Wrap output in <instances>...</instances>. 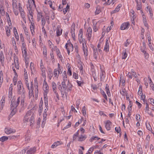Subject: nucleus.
Instances as JSON below:
<instances>
[{
  "mask_svg": "<svg viewBox=\"0 0 154 154\" xmlns=\"http://www.w3.org/2000/svg\"><path fill=\"white\" fill-rule=\"evenodd\" d=\"M34 114L31 110L27 112L24 116L23 122L32 126L34 123Z\"/></svg>",
  "mask_w": 154,
  "mask_h": 154,
  "instance_id": "obj_1",
  "label": "nucleus"
},
{
  "mask_svg": "<svg viewBox=\"0 0 154 154\" xmlns=\"http://www.w3.org/2000/svg\"><path fill=\"white\" fill-rule=\"evenodd\" d=\"M14 97L11 101L10 106V109L11 110L10 116L11 117L14 115L17 111L16 108L19 105L20 100V97H19L16 101H15V99H14Z\"/></svg>",
  "mask_w": 154,
  "mask_h": 154,
  "instance_id": "obj_2",
  "label": "nucleus"
},
{
  "mask_svg": "<svg viewBox=\"0 0 154 154\" xmlns=\"http://www.w3.org/2000/svg\"><path fill=\"white\" fill-rule=\"evenodd\" d=\"M14 97L11 101L10 106V109L11 110L10 116L11 117L14 115L17 111L16 108L19 105L20 100V97H19L16 101H15V99H14Z\"/></svg>",
  "mask_w": 154,
  "mask_h": 154,
  "instance_id": "obj_3",
  "label": "nucleus"
},
{
  "mask_svg": "<svg viewBox=\"0 0 154 154\" xmlns=\"http://www.w3.org/2000/svg\"><path fill=\"white\" fill-rule=\"evenodd\" d=\"M28 3L29 4V8L30 9V10H29L28 9V7H27L29 14V17H30V19L31 20V21H33V15L32 14V12L31 10L32 9V6H33V5H34L35 8L36 7V5L35 4V2L34 0H28Z\"/></svg>",
  "mask_w": 154,
  "mask_h": 154,
  "instance_id": "obj_4",
  "label": "nucleus"
},
{
  "mask_svg": "<svg viewBox=\"0 0 154 154\" xmlns=\"http://www.w3.org/2000/svg\"><path fill=\"white\" fill-rule=\"evenodd\" d=\"M18 94H22L23 96L21 98V103L23 104L24 103V94L25 92V90L24 87H19L18 89Z\"/></svg>",
  "mask_w": 154,
  "mask_h": 154,
  "instance_id": "obj_5",
  "label": "nucleus"
},
{
  "mask_svg": "<svg viewBox=\"0 0 154 154\" xmlns=\"http://www.w3.org/2000/svg\"><path fill=\"white\" fill-rule=\"evenodd\" d=\"M65 48L66 49L68 54H69L70 51H72L73 49V47L72 44L71 43L69 40L67 41L65 45Z\"/></svg>",
  "mask_w": 154,
  "mask_h": 154,
  "instance_id": "obj_6",
  "label": "nucleus"
},
{
  "mask_svg": "<svg viewBox=\"0 0 154 154\" xmlns=\"http://www.w3.org/2000/svg\"><path fill=\"white\" fill-rule=\"evenodd\" d=\"M92 30L91 28L89 27L87 30L86 37L88 40L91 42V38L92 37Z\"/></svg>",
  "mask_w": 154,
  "mask_h": 154,
  "instance_id": "obj_7",
  "label": "nucleus"
},
{
  "mask_svg": "<svg viewBox=\"0 0 154 154\" xmlns=\"http://www.w3.org/2000/svg\"><path fill=\"white\" fill-rule=\"evenodd\" d=\"M47 111H48L47 110V109L46 108L45 109L44 112V113L43 114V121L42 122V128H43L44 127L45 124V123L47 119L46 117L47 116Z\"/></svg>",
  "mask_w": 154,
  "mask_h": 154,
  "instance_id": "obj_8",
  "label": "nucleus"
},
{
  "mask_svg": "<svg viewBox=\"0 0 154 154\" xmlns=\"http://www.w3.org/2000/svg\"><path fill=\"white\" fill-rule=\"evenodd\" d=\"M5 133L7 134L14 133L16 131L14 129L11 128L10 127L6 128H5Z\"/></svg>",
  "mask_w": 154,
  "mask_h": 154,
  "instance_id": "obj_9",
  "label": "nucleus"
},
{
  "mask_svg": "<svg viewBox=\"0 0 154 154\" xmlns=\"http://www.w3.org/2000/svg\"><path fill=\"white\" fill-rule=\"evenodd\" d=\"M28 88L29 90V97L30 98L32 96H34V87H28Z\"/></svg>",
  "mask_w": 154,
  "mask_h": 154,
  "instance_id": "obj_10",
  "label": "nucleus"
},
{
  "mask_svg": "<svg viewBox=\"0 0 154 154\" xmlns=\"http://www.w3.org/2000/svg\"><path fill=\"white\" fill-rule=\"evenodd\" d=\"M82 48L85 57H87L88 55V50L86 43L82 45Z\"/></svg>",
  "mask_w": 154,
  "mask_h": 154,
  "instance_id": "obj_11",
  "label": "nucleus"
},
{
  "mask_svg": "<svg viewBox=\"0 0 154 154\" xmlns=\"http://www.w3.org/2000/svg\"><path fill=\"white\" fill-rule=\"evenodd\" d=\"M12 26L9 25V26H6L5 28L6 35L8 37L9 36L11 35V29Z\"/></svg>",
  "mask_w": 154,
  "mask_h": 154,
  "instance_id": "obj_12",
  "label": "nucleus"
},
{
  "mask_svg": "<svg viewBox=\"0 0 154 154\" xmlns=\"http://www.w3.org/2000/svg\"><path fill=\"white\" fill-rule=\"evenodd\" d=\"M129 25V22L123 23L121 24L120 28L122 30H124L128 29Z\"/></svg>",
  "mask_w": 154,
  "mask_h": 154,
  "instance_id": "obj_13",
  "label": "nucleus"
},
{
  "mask_svg": "<svg viewBox=\"0 0 154 154\" xmlns=\"http://www.w3.org/2000/svg\"><path fill=\"white\" fill-rule=\"evenodd\" d=\"M93 54L94 58L97 60V59L99 56L97 50L96 48L94 47L93 48Z\"/></svg>",
  "mask_w": 154,
  "mask_h": 154,
  "instance_id": "obj_14",
  "label": "nucleus"
},
{
  "mask_svg": "<svg viewBox=\"0 0 154 154\" xmlns=\"http://www.w3.org/2000/svg\"><path fill=\"white\" fill-rule=\"evenodd\" d=\"M24 78L26 87H29V79L27 72H25V73H24Z\"/></svg>",
  "mask_w": 154,
  "mask_h": 154,
  "instance_id": "obj_15",
  "label": "nucleus"
},
{
  "mask_svg": "<svg viewBox=\"0 0 154 154\" xmlns=\"http://www.w3.org/2000/svg\"><path fill=\"white\" fill-rule=\"evenodd\" d=\"M36 151V147H34L30 148L26 152L27 154H34Z\"/></svg>",
  "mask_w": 154,
  "mask_h": 154,
  "instance_id": "obj_16",
  "label": "nucleus"
},
{
  "mask_svg": "<svg viewBox=\"0 0 154 154\" xmlns=\"http://www.w3.org/2000/svg\"><path fill=\"white\" fill-rule=\"evenodd\" d=\"M30 17H29V22L31 23V24L30 27V30L32 34L33 35V33L34 32V29L35 26L34 23L31 21V20L30 19Z\"/></svg>",
  "mask_w": 154,
  "mask_h": 154,
  "instance_id": "obj_17",
  "label": "nucleus"
},
{
  "mask_svg": "<svg viewBox=\"0 0 154 154\" xmlns=\"http://www.w3.org/2000/svg\"><path fill=\"white\" fill-rule=\"evenodd\" d=\"M75 24L74 23H73L71 27V35L73 38L75 37Z\"/></svg>",
  "mask_w": 154,
  "mask_h": 154,
  "instance_id": "obj_18",
  "label": "nucleus"
},
{
  "mask_svg": "<svg viewBox=\"0 0 154 154\" xmlns=\"http://www.w3.org/2000/svg\"><path fill=\"white\" fill-rule=\"evenodd\" d=\"M40 69L42 72V75L43 78L45 79L46 77L45 75L46 69L44 67V65L40 66Z\"/></svg>",
  "mask_w": 154,
  "mask_h": 154,
  "instance_id": "obj_19",
  "label": "nucleus"
},
{
  "mask_svg": "<svg viewBox=\"0 0 154 154\" xmlns=\"http://www.w3.org/2000/svg\"><path fill=\"white\" fill-rule=\"evenodd\" d=\"M30 130H28L27 131V132L25 136V141H26L27 142H29L30 140Z\"/></svg>",
  "mask_w": 154,
  "mask_h": 154,
  "instance_id": "obj_20",
  "label": "nucleus"
},
{
  "mask_svg": "<svg viewBox=\"0 0 154 154\" xmlns=\"http://www.w3.org/2000/svg\"><path fill=\"white\" fill-rule=\"evenodd\" d=\"M109 44L108 40L107 39H106V44L104 49V50L106 52H108L109 51Z\"/></svg>",
  "mask_w": 154,
  "mask_h": 154,
  "instance_id": "obj_21",
  "label": "nucleus"
},
{
  "mask_svg": "<svg viewBox=\"0 0 154 154\" xmlns=\"http://www.w3.org/2000/svg\"><path fill=\"white\" fill-rule=\"evenodd\" d=\"M62 33V29H61L60 26H58L57 28V36H59Z\"/></svg>",
  "mask_w": 154,
  "mask_h": 154,
  "instance_id": "obj_22",
  "label": "nucleus"
},
{
  "mask_svg": "<svg viewBox=\"0 0 154 154\" xmlns=\"http://www.w3.org/2000/svg\"><path fill=\"white\" fill-rule=\"evenodd\" d=\"M111 122L109 120H108L106 121V122L105 124V127L106 129L108 130H109L110 129V125H111Z\"/></svg>",
  "mask_w": 154,
  "mask_h": 154,
  "instance_id": "obj_23",
  "label": "nucleus"
},
{
  "mask_svg": "<svg viewBox=\"0 0 154 154\" xmlns=\"http://www.w3.org/2000/svg\"><path fill=\"white\" fill-rule=\"evenodd\" d=\"M125 82V81L123 79V76L121 74L120 79L119 86H124Z\"/></svg>",
  "mask_w": 154,
  "mask_h": 154,
  "instance_id": "obj_24",
  "label": "nucleus"
},
{
  "mask_svg": "<svg viewBox=\"0 0 154 154\" xmlns=\"http://www.w3.org/2000/svg\"><path fill=\"white\" fill-rule=\"evenodd\" d=\"M59 74H60L59 73V72H58L57 70V69H54V70L53 73L54 77L55 79H57L58 78Z\"/></svg>",
  "mask_w": 154,
  "mask_h": 154,
  "instance_id": "obj_25",
  "label": "nucleus"
},
{
  "mask_svg": "<svg viewBox=\"0 0 154 154\" xmlns=\"http://www.w3.org/2000/svg\"><path fill=\"white\" fill-rule=\"evenodd\" d=\"M5 97H2V99L1 100V103L0 104V110H1L3 108L4 106V104L5 102Z\"/></svg>",
  "mask_w": 154,
  "mask_h": 154,
  "instance_id": "obj_26",
  "label": "nucleus"
},
{
  "mask_svg": "<svg viewBox=\"0 0 154 154\" xmlns=\"http://www.w3.org/2000/svg\"><path fill=\"white\" fill-rule=\"evenodd\" d=\"M105 73L104 71L101 70L100 73V79L101 81H103L104 79V75Z\"/></svg>",
  "mask_w": 154,
  "mask_h": 154,
  "instance_id": "obj_27",
  "label": "nucleus"
},
{
  "mask_svg": "<svg viewBox=\"0 0 154 154\" xmlns=\"http://www.w3.org/2000/svg\"><path fill=\"white\" fill-rule=\"evenodd\" d=\"M122 5H119L112 12V13H114L117 12H118L119 11L120 8L122 7Z\"/></svg>",
  "mask_w": 154,
  "mask_h": 154,
  "instance_id": "obj_28",
  "label": "nucleus"
},
{
  "mask_svg": "<svg viewBox=\"0 0 154 154\" xmlns=\"http://www.w3.org/2000/svg\"><path fill=\"white\" fill-rule=\"evenodd\" d=\"M43 103H41V101L40 102V103H39V110H38V112H39V115H41V113L43 111Z\"/></svg>",
  "mask_w": 154,
  "mask_h": 154,
  "instance_id": "obj_29",
  "label": "nucleus"
},
{
  "mask_svg": "<svg viewBox=\"0 0 154 154\" xmlns=\"http://www.w3.org/2000/svg\"><path fill=\"white\" fill-rule=\"evenodd\" d=\"M127 91L126 90L125 88L124 87L122 88V90H120V94L123 96H125V94H127Z\"/></svg>",
  "mask_w": 154,
  "mask_h": 154,
  "instance_id": "obj_30",
  "label": "nucleus"
},
{
  "mask_svg": "<svg viewBox=\"0 0 154 154\" xmlns=\"http://www.w3.org/2000/svg\"><path fill=\"white\" fill-rule=\"evenodd\" d=\"M3 81V73L2 71L0 72V87L1 86Z\"/></svg>",
  "mask_w": 154,
  "mask_h": 154,
  "instance_id": "obj_31",
  "label": "nucleus"
},
{
  "mask_svg": "<svg viewBox=\"0 0 154 154\" xmlns=\"http://www.w3.org/2000/svg\"><path fill=\"white\" fill-rule=\"evenodd\" d=\"M48 88L49 87H45L44 89H43V90L44 91V98H45L46 99V97H47V94L48 93V89L47 88Z\"/></svg>",
  "mask_w": 154,
  "mask_h": 154,
  "instance_id": "obj_32",
  "label": "nucleus"
},
{
  "mask_svg": "<svg viewBox=\"0 0 154 154\" xmlns=\"http://www.w3.org/2000/svg\"><path fill=\"white\" fill-rule=\"evenodd\" d=\"M93 30L94 31V32H97L98 29L97 27V22H93Z\"/></svg>",
  "mask_w": 154,
  "mask_h": 154,
  "instance_id": "obj_33",
  "label": "nucleus"
},
{
  "mask_svg": "<svg viewBox=\"0 0 154 154\" xmlns=\"http://www.w3.org/2000/svg\"><path fill=\"white\" fill-rule=\"evenodd\" d=\"M20 14L23 21L25 23H26V18L25 16V13L24 11L20 12Z\"/></svg>",
  "mask_w": 154,
  "mask_h": 154,
  "instance_id": "obj_34",
  "label": "nucleus"
},
{
  "mask_svg": "<svg viewBox=\"0 0 154 154\" xmlns=\"http://www.w3.org/2000/svg\"><path fill=\"white\" fill-rule=\"evenodd\" d=\"M62 76L63 81H66L67 80V76L66 71H64L63 73Z\"/></svg>",
  "mask_w": 154,
  "mask_h": 154,
  "instance_id": "obj_35",
  "label": "nucleus"
},
{
  "mask_svg": "<svg viewBox=\"0 0 154 154\" xmlns=\"http://www.w3.org/2000/svg\"><path fill=\"white\" fill-rule=\"evenodd\" d=\"M127 56V54L126 53V49L123 51V52L122 53V59H125L126 58Z\"/></svg>",
  "mask_w": 154,
  "mask_h": 154,
  "instance_id": "obj_36",
  "label": "nucleus"
},
{
  "mask_svg": "<svg viewBox=\"0 0 154 154\" xmlns=\"http://www.w3.org/2000/svg\"><path fill=\"white\" fill-rule=\"evenodd\" d=\"M136 2H137V10H140L141 8V3L140 2H138V1L136 0Z\"/></svg>",
  "mask_w": 154,
  "mask_h": 154,
  "instance_id": "obj_37",
  "label": "nucleus"
},
{
  "mask_svg": "<svg viewBox=\"0 0 154 154\" xmlns=\"http://www.w3.org/2000/svg\"><path fill=\"white\" fill-rule=\"evenodd\" d=\"M69 6L68 4H67L66 8H65L63 9V12L64 14H65L67 12V11H69Z\"/></svg>",
  "mask_w": 154,
  "mask_h": 154,
  "instance_id": "obj_38",
  "label": "nucleus"
},
{
  "mask_svg": "<svg viewBox=\"0 0 154 154\" xmlns=\"http://www.w3.org/2000/svg\"><path fill=\"white\" fill-rule=\"evenodd\" d=\"M71 87H67V88H65L64 92V93L66 96H67V93L68 92L70 91L71 90Z\"/></svg>",
  "mask_w": 154,
  "mask_h": 154,
  "instance_id": "obj_39",
  "label": "nucleus"
},
{
  "mask_svg": "<svg viewBox=\"0 0 154 154\" xmlns=\"http://www.w3.org/2000/svg\"><path fill=\"white\" fill-rule=\"evenodd\" d=\"M8 139L9 137H8L3 136L0 138V141L2 142H4L5 141L7 140Z\"/></svg>",
  "mask_w": 154,
  "mask_h": 154,
  "instance_id": "obj_40",
  "label": "nucleus"
},
{
  "mask_svg": "<svg viewBox=\"0 0 154 154\" xmlns=\"http://www.w3.org/2000/svg\"><path fill=\"white\" fill-rule=\"evenodd\" d=\"M12 87H10L9 89L8 97L9 98H11L12 97Z\"/></svg>",
  "mask_w": 154,
  "mask_h": 154,
  "instance_id": "obj_41",
  "label": "nucleus"
},
{
  "mask_svg": "<svg viewBox=\"0 0 154 154\" xmlns=\"http://www.w3.org/2000/svg\"><path fill=\"white\" fill-rule=\"evenodd\" d=\"M48 76L50 79H51L53 76V72L51 70L48 71Z\"/></svg>",
  "mask_w": 154,
  "mask_h": 154,
  "instance_id": "obj_42",
  "label": "nucleus"
},
{
  "mask_svg": "<svg viewBox=\"0 0 154 154\" xmlns=\"http://www.w3.org/2000/svg\"><path fill=\"white\" fill-rule=\"evenodd\" d=\"M26 49H24L22 50L23 56L24 57L25 59H26L27 57V53Z\"/></svg>",
  "mask_w": 154,
  "mask_h": 154,
  "instance_id": "obj_43",
  "label": "nucleus"
},
{
  "mask_svg": "<svg viewBox=\"0 0 154 154\" xmlns=\"http://www.w3.org/2000/svg\"><path fill=\"white\" fill-rule=\"evenodd\" d=\"M4 60V55L2 54H0V61L2 64H3Z\"/></svg>",
  "mask_w": 154,
  "mask_h": 154,
  "instance_id": "obj_44",
  "label": "nucleus"
},
{
  "mask_svg": "<svg viewBox=\"0 0 154 154\" xmlns=\"http://www.w3.org/2000/svg\"><path fill=\"white\" fill-rule=\"evenodd\" d=\"M57 66V68L56 69L57 70V71L59 72V73L61 74L62 72V68L60 67V65L59 63H58Z\"/></svg>",
  "mask_w": 154,
  "mask_h": 154,
  "instance_id": "obj_45",
  "label": "nucleus"
},
{
  "mask_svg": "<svg viewBox=\"0 0 154 154\" xmlns=\"http://www.w3.org/2000/svg\"><path fill=\"white\" fill-rule=\"evenodd\" d=\"M44 98L45 103V106L46 108L47 109V110H48V100L47 97H46V99Z\"/></svg>",
  "mask_w": 154,
  "mask_h": 154,
  "instance_id": "obj_46",
  "label": "nucleus"
},
{
  "mask_svg": "<svg viewBox=\"0 0 154 154\" xmlns=\"http://www.w3.org/2000/svg\"><path fill=\"white\" fill-rule=\"evenodd\" d=\"M86 137L85 135H81L79 138V141H83L85 140L86 138Z\"/></svg>",
  "mask_w": 154,
  "mask_h": 154,
  "instance_id": "obj_47",
  "label": "nucleus"
},
{
  "mask_svg": "<svg viewBox=\"0 0 154 154\" xmlns=\"http://www.w3.org/2000/svg\"><path fill=\"white\" fill-rule=\"evenodd\" d=\"M66 83H67V87H68V86H69V81H63L62 82V87H65V86H66Z\"/></svg>",
  "mask_w": 154,
  "mask_h": 154,
  "instance_id": "obj_48",
  "label": "nucleus"
},
{
  "mask_svg": "<svg viewBox=\"0 0 154 154\" xmlns=\"http://www.w3.org/2000/svg\"><path fill=\"white\" fill-rule=\"evenodd\" d=\"M147 8L148 10V11L149 12L150 14L151 17V18H152L153 16V14H152V9L151 8H150L149 7H147Z\"/></svg>",
  "mask_w": 154,
  "mask_h": 154,
  "instance_id": "obj_49",
  "label": "nucleus"
},
{
  "mask_svg": "<svg viewBox=\"0 0 154 154\" xmlns=\"http://www.w3.org/2000/svg\"><path fill=\"white\" fill-rule=\"evenodd\" d=\"M79 42L80 44H82V45H84L85 42V39L84 38H79Z\"/></svg>",
  "mask_w": 154,
  "mask_h": 154,
  "instance_id": "obj_50",
  "label": "nucleus"
},
{
  "mask_svg": "<svg viewBox=\"0 0 154 154\" xmlns=\"http://www.w3.org/2000/svg\"><path fill=\"white\" fill-rule=\"evenodd\" d=\"M101 12V10L100 9L99 7L97 6L96 8V10L95 12V15H97L99 14Z\"/></svg>",
  "mask_w": 154,
  "mask_h": 154,
  "instance_id": "obj_51",
  "label": "nucleus"
},
{
  "mask_svg": "<svg viewBox=\"0 0 154 154\" xmlns=\"http://www.w3.org/2000/svg\"><path fill=\"white\" fill-rule=\"evenodd\" d=\"M19 136V135H14V136H11L8 137H9V139L10 140L11 139H15L17 138Z\"/></svg>",
  "mask_w": 154,
  "mask_h": 154,
  "instance_id": "obj_52",
  "label": "nucleus"
},
{
  "mask_svg": "<svg viewBox=\"0 0 154 154\" xmlns=\"http://www.w3.org/2000/svg\"><path fill=\"white\" fill-rule=\"evenodd\" d=\"M38 87H34V92L36 98L38 96Z\"/></svg>",
  "mask_w": 154,
  "mask_h": 154,
  "instance_id": "obj_53",
  "label": "nucleus"
},
{
  "mask_svg": "<svg viewBox=\"0 0 154 154\" xmlns=\"http://www.w3.org/2000/svg\"><path fill=\"white\" fill-rule=\"evenodd\" d=\"M42 27H44L46 21L44 17H42Z\"/></svg>",
  "mask_w": 154,
  "mask_h": 154,
  "instance_id": "obj_54",
  "label": "nucleus"
},
{
  "mask_svg": "<svg viewBox=\"0 0 154 154\" xmlns=\"http://www.w3.org/2000/svg\"><path fill=\"white\" fill-rule=\"evenodd\" d=\"M113 0H108V1L106 2L105 3L103 4L104 5H109L111 3L113 5Z\"/></svg>",
  "mask_w": 154,
  "mask_h": 154,
  "instance_id": "obj_55",
  "label": "nucleus"
},
{
  "mask_svg": "<svg viewBox=\"0 0 154 154\" xmlns=\"http://www.w3.org/2000/svg\"><path fill=\"white\" fill-rule=\"evenodd\" d=\"M137 149L138 152H139L140 154H142V148L141 147L140 145H139V146L138 145Z\"/></svg>",
  "mask_w": 154,
  "mask_h": 154,
  "instance_id": "obj_56",
  "label": "nucleus"
},
{
  "mask_svg": "<svg viewBox=\"0 0 154 154\" xmlns=\"http://www.w3.org/2000/svg\"><path fill=\"white\" fill-rule=\"evenodd\" d=\"M23 29L24 31L25 34L26 35H28V31L26 27L25 26V25L23 26Z\"/></svg>",
  "mask_w": 154,
  "mask_h": 154,
  "instance_id": "obj_57",
  "label": "nucleus"
},
{
  "mask_svg": "<svg viewBox=\"0 0 154 154\" xmlns=\"http://www.w3.org/2000/svg\"><path fill=\"white\" fill-rule=\"evenodd\" d=\"M67 73L68 75H69L70 76L72 75V71L71 70V66H69L68 68V72Z\"/></svg>",
  "mask_w": 154,
  "mask_h": 154,
  "instance_id": "obj_58",
  "label": "nucleus"
},
{
  "mask_svg": "<svg viewBox=\"0 0 154 154\" xmlns=\"http://www.w3.org/2000/svg\"><path fill=\"white\" fill-rule=\"evenodd\" d=\"M65 88H67V87H59V89L60 91L61 94L63 95H64V91Z\"/></svg>",
  "mask_w": 154,
  "mask_h": 154,
  "instance_id": "obj_59",
  "label": "nucleus"
},
{
  "mask_svg": "<svg viewBox=\"0 0 154 154\" xmlns=\"http://www.w3.org/2000/svg\"><path fill=\"white\" fill-rule=\"evenodd\" d=\"M129 104L128 105V110H131L132 108V102L130 100H129Z\"/></svg>",
  "mask_w": 154,
  "mask_h": 154,
  "instance_id": "obj_60",
  "label": "nucleus"
},
{
  "mask_svg": "<svg viewBox=\"0 0 154 154\" xmlns=\"http://www.w3.org/2000/svg\"><path fill=\"white\" fill-rule=\"evenodd\" d=\"M138 94L140 96H142L143 95L142 90V87H139L138 91Z\"/></svg>",
  "mask_w": 154,
  "mask_h": 154,
  "instance_id": "obj_61",
  "label": "nucleus"
},
{
  "mask_svg": "<svg viewBox=\"0 0 154 154\" xmlns=\"http://www.w3.org/2000/svg\"><path fill=\"white\" fill-rule=\"evenodd\" d=\"M82 112L84 116L86 115V107L85 106H84L82 108Z\"/></svg>",
  "mask_w": 154,
  "mask_h": 154,
  "instance_id": "obj_62",
  "label": "nucleus"
},
{
  "mask_svg": "<svg viewBox=\"0 0 154 154\" xmlns=\"http://www.w3.org/2000/svg\"><path fill=\"white\" fill-rule=\"evenodd\" d=\"M59 143V141H57L56 142L54 143L51 146V148H54L56 147L58 145L57 143Z\"/></svg>",
  "mask_w": 154,
  "mask_h": 154,
  "instance_id": "obj_63",
  "label": "nucleus"
},
{
  "mask_svg": "<svg viewBox=\"0 0 154 154\" xmlns=\"http://www.w3.org/2000/svg\"><path fill=\"white\" fill-rule=\"evenodd\" d=\"M71 122H69L68 125L63 128V130H64L68 128L69 127H70L71 126Z\"/></svg>",
  "mask_w": 154,
  "mask_h": 154,
  "instance_id": "obj_64",
  "label": "nucleus"
}]
</instances>
